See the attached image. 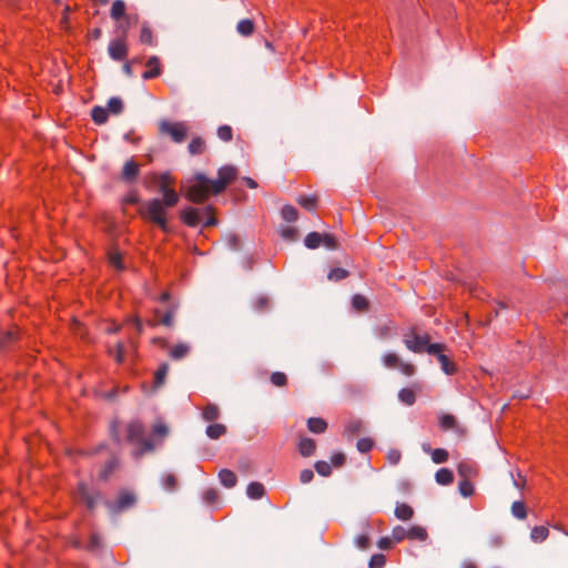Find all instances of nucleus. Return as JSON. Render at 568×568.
<instances>
[{"label":"nucleus","mask_w":568,"mask_h":568,"mask_svg":"<svg viewBox=\"0 0 568 568\" xmlns=\"http://www.w3.org/2000/svg\"><path fill=\"white\" fill-rule=\"evenodd\" d=\"M322 237L323 234L318 232L308 233L304 240L305 246L311 250L317 248L322 244Z\"/></svg>","instance_id":"obj_40"},{"label":"nucleus","mask_w":568,"mask_h":568,"mask_svg":"<svg viewBox=\"0 0 568 568\" xmlns=\"http://www.w3.org/2000/svg\"><path fill=\"white\" fill-rule=\"evenodd\" d=\"M438 422H439V427L443 430L456 429V432L460 436H464L466 434V430L464 428L457 426L456 418L452 414H442L438 418Z\"/></svg>","instance_id":"obj_15"},{"label":"nucleus","mask_w":568,"mask_h":568,"mask_svg":"<svg viewBox=\"0 0 568 568\" xmlns=\"http://www.w3.org/2000/svg\"><path fill=\"white\" fill-rule=\"evenodd\" d=\"M382 362L386 368H398L405 376H413L416 372L412 363L402 362L399 356L395 353H386L382 357Z\"/></svg>","instance_id":"obj_7"},{"label":"nucleus","mask_w":568,"mask_h":568,"mask_svg":"<svg viewBox=\"0 0 568 568\" xmlns=\"http://www.w3.org/2000/svg\"><path fill=\"white\" fill-rule=\"evenodd\" d=\"M140 173V166L134 160H128L124 163L121 178L125 182H132L135 181L138 175Z\"/></svg>","instance_id":"obj_14"},{"label":"nucleus","mask_w":568,"mask_h":568,"mask_svg":"<svg viewBox=\"0 0 568 568\" xmlns=\"http://www.w3.org/2000/svg\"><path fill=\"white\" fill-rule=\"evenodd\" d=\"M152 433L156 437L164 438L168 435V427L162 423L155 424L152 427Z\"/></svg>","instance_id":"obj_64"},{"label":"nucleus","mask_w":568,"mask_h":568,"mask_svg":"<svg viewBox=\"0 0 568 568\" xmlns=\"http://www.w3.org/2000/svg\"><path fill=\"white\" fill-rule=\"evenodd\" d=\"M316 471L324 477H327L332 474L331 465L325 460H318L314 465Z\"/></svg>","instance_id":"obj_52"},{"label":"nucleus","mask_w":568,"mask_h":568,"mask_svg":"<svg viewBox=\"0 0 568 568\" xmlns=\"http://www.w3.org/2000/svg\"><path fill=\"white\" fill-rule=\"evenodd\" d=\"M437 359L446 374L452 375L456 372V365L445 354H439Z\"/></svg>","instance_id":"obj_46"},{"label":"nucleus","mask_w":568,"mask_h":568,"mask_svg":"<svg viewBox=\"0 0 568 568\" xmlns=\"http://www.w3.org/2000/svg\"><path fill=\"white\" fill-rule=\"evenodd\" d=\"M271 301L267 296L261 295L252 302V307L258 313H263L270 308Z\"/></svg>","instance_id":"obj_41"},{"label":"nucleus","mask_w":568,"mask_h":568,"mask_svg":"<svg viewBox=\"0 0 568 568\" xmlns=\"http://www.w3.org/2000/svg\"><path fill=\"white\" fill-rule=\"evenodd\" d=\"M511 514L517 519H526L527 518V508L524 501L517 500L511 505Z\"/></svg>","instance_id":"obj_43"},{"label":"nucleus","mask_w":568,"mask_h":568,"mask_svg":"<svg viewBox=\"0 0 568 568\" xmlns=\"http://www.w3.org/2000/svg\"><path fill=\"white\" fill-rule=\"evenodd\" d=\"M110 436L115 444H121V436L119 433V422L114 420L110 425Z\"/></svg>","instance_id":"obj_61"},{"label":"nucleus","mask_w":568,"mask_h":568,"mask_svg":"<svg viewBox=\"0 0 568 568\" xmlns=\"http://www.w3.org/2000/svg\"><path fill=\"white\" fill-rule=\"evenodd\" d=\"M219 494L214 488H209L203 493V501L207 505L216 504Z\"/></svg>","instance_id":"obj_56"},{"label":"nucleus","mask_w":568,"mask_h":568,"mask_svg":"<svg viewBox=\"0 0 568 568\" xmlns=\"http://www.w3.org/2000/svg\"><path fill=\"white\" fill-rule=\"evenodd\" d=\"M128 16L129 14L126 13L125 2L123 0H114L110 9V17L112 18V20L116 22L124 19Z\"/></svg>","instance_id":"obj_17"},{"label":"nucleus","mask_w":568,"mask_h":568,"mask_svg":"<svg viewBox=\"0 0 568 568\" xmlns=\"http://www.w3.org/2000/svg\"><path fill=\"white\" fill-rule=\"evenodd\" d=\"M282 217L287 222H294L298 217V212L293 205H284L281 211Z\"/></svg>","instance_id":"obj_48"},{"label":"nucleus","mask_w":568,"mask_h":568,"mask_svg":"<svg viewBox=\"0 0 568 568\" xmlns=\"http://www.w3.org/2000/svg\"><path fill=\"white\" fill-rule=\"evenodd\" d=\"M180 219L185 225L190 227H195L201 222L200 211L197 209L189 206L181 212Z\"/></svg>","instance_id":"obj_13"},{"label":"nucleus","mask_w":568,"mask_h":568,"mask_svg":"<svg viewBox=\"0 0 568 568\" xmlns=\"http://www.w3.org/2000/svg\"><path fill=\"white\" fill-rule=\"evenodd\" d=\"M126 442L133 446L132 455L135 459L154 450V443L146 436L145 427L140 420H131L125 426Z\"/></svg>","instance_id":"obj_3"},{"label":"nucleus","mask_w":568,"mask_h":568,"mask_svg":"<svg viewBox=\"0 0 568 568\" xmlns=\"http://www.w3.org/2000/svg\"><path fill=\"white\" fill-rule=\"evenodd\" d=\"M219 478L222 485H224L226 488H232L236 485L237 481L236 475L226 468L220 470Z\"/></svg>","instance_id":"obj_28"},{"label":"nucleus","mask_w":568,"mask_h":568,"mask_svg":"<svg viewBox=\"0 0 568 568\" xmlns=\"http://www.w3.org/2000/svg\"><path fill=\"white\" fill-rule=\"evenodd\" d=\"M174 308L169 310L160 317V320L149 321L148 325H150L151 327H155L156 325L162 324L166 327H172L174 324Z\"/></svg>","instance_id":"obj_24"},{"label":"nucleus","mask_w":568,"mask_h":568,"mask_svg":"<svg viewBox=\"0 0 568 568\" xmlns=\"http://www.w3.org/2000/svg\"><path fill=\"white\" fill-rule=\"evenodd\" d=\"M139 23V14L138 13H131L130 16L125 17L124 19L115 22V32L118 33V37H122V30L128 27V31L135 27Z\"/></svg>","instance_id":"obj_18"},{"label":"nucleus","mask_w":568,"mask_h":568,"mask_svg":"<svg viewBox=\"0 0 568 568\" xmlns=\"http://www.w3.org/2000/svg\"><path fill=\"white\" fill-rule=\"evenodd\" d=\"M158 130L161 135L170 136L175 143L184 142L189 132V128L184 122H173L169 120L160 121Z\"/></svg>","instance_id":"obj_4"},{"label":"nucleus","mask_w":568,"mask_h":568,"mask_svg":"<svg viewBox=\"0 0 568 568\" xmlns=\"http://www.w3.org/2000/svg\"><path fill=\"white\" fill-rule=\"evenodd\" d=\"M356 446L361 453H368L372 450V448L374 446V442L372 438L365 437V438L358 439Z\"/></svg>","instance_id":"obj_55"},{"label":"nucleus","mask_w":568,"mask_h":568,"mask_svg":"<svg viewBox=\"0 0 568 568\" xmlns=\"http://www.w3.org/2000/svg\"><path fill=\"white\" fill-rule=\"evenodd\" d=\"M246 494L251 499H261L265 495V488L261 483L252 481L247 485Z\"/></svg>","instance_id":"obj_26"},{"label":"nucleus","mask_w":568,"mask_h":568,"mask_svg":"<svg viewBox=\"0 0 568 568\" xmlns=\"http://www.w3.org/2000/svg\"><path fill=\"white\" fill-rule=\"evenodd\" d=\"M548 536L549 529L547 526L540 525L531 528L530 539L536 544L545 541L548 538Z\"/></svg>","instance_id":"obj_25"},{"label":"nucleus","mask_w":568,"mask_h":568,"mask_svg":"<svg viewBox=\"0 0 568 568\" xmlns=\"http://www.w3.org/2000/svg\"><path fill=\"white\" fill-rule=\"evenodd\" d=\"M355 545L358 549L365 550L371 546V538L368 535H359L355 538Z\"/></svg>","instance_id":"obj_60"},{"label":"nucleus","mask_w":568,"mask_h":568,"mask_svg":"<svg viewBox=\"0 0 568 568\" xmlns=\"http://www.w3.org/2000/svg\"><path fill=\"white\" fill-rule=\"evenodd\" d=\"M205 433L211 439H219L226 434V427L225 425L219 423L211 424L206 427Z\"/></svg>","instance_id":"obj_35"},{"label":"nucleus","mask_w":568,"mask_h":568,"mask_svg":"<svg viewBox=\"0 0 568 568\" xmlns=\"http://www.w3.org/2000/svg\"><path fill=\"white\" fill-rule=\"evenodd\" d=\"M457 473L460 479H474L478 476V468L475 463L464 460L458 464Z\"/></svg>","instance_id":"obj_12"},{"label":"nucleus","mask_w":568,"mask_h":568,"mask_svg":"<svg viewBox=\"0 0 568 568\" xmlns=\"http://www.w3.org/2000/svg\"><path fill=\"white\" fill-rule=\"evenodd\" d=\"M428 342H430L429 334H418L416 328H410L404 337L405 346L414 353H423Z\"/></svg>","instance_id":"obj_6"},{"label":"nucleus","mask_w":568,"mask_h":568,"mask_svg":"<svg viewBox=\"0 0 568 568\" xmlns=\"http://www.w3.org/2000/svg\"><path fill=\"white\" fill-rule=\"evenodd\" d=\"M108 53L114 61H125L129 54L128 27L122 30V37H116L109 42Z\"/></svg>","instance_id":"obj_5"},{"label":"nucleus","mask_w":568,"mask_h":568,"mask_svg":"<svg viewBox=\"0 0 568 568\" xmlns=\"http://www.w3.org/2000/svg\"><path fill=\"white\" fill-rule=\"evenodd\" d=\"M190 352L189 345L179 343L170 348L169 355L172 359H182Z\"/></svg>","instance_id":"obj_34"},{"label":"nucleus","mask_w":568,"mask_h":568,"mask_svg":"<svg viewBox=\"0 0 568 568\" xmlns=\"http://www.w3.org/2000/svg\"><path fill=\"white\" fill-rule=\"evenodd\" d=\"M471 480L473 479H460L458 484L459 493L464 497H470L475 494V486Z\"/></svg>","instance_id":"obj_44"},{"label":"nucleus","mask_w":568,"mask_h":568,"mask_svg":"<svg viewBox=\"0 0 568 568\" xmlns=\"http://www.w3.org/2000/svg\"><path fill=\"white\" fill-rule=\"evenodd\" d=\"M75 498L84 503L89 510H93L98 499L100 498V493L90 490L88 485L81 481L77 485Z\"/></svg>","instance_id":"obj_9"},{"label":"nucleus","mask_w":568,"mask_h":568,"mask_svg":"<svg viewBox=\"0 0 568 568\" xmlns=\"http://www.w3.org/2000/svg\"><path fill=\"white\" fill-rule=\"evenodd\" d=\"M91 118L95 124L101 125L108 121L109 112L105 108L95 105L91 111Z\"/></svg>","instance_id":"obj_27"},{"label":"nucleus","mask_w":568,"mask_h":568,"mask_svg":"<svg viewBox=\"0 0 568 568\" xmlns=\"http://www.w3.org/2000/svg\"><path fill=\"white\" fill-rule=\"evenodd\" d=\"M398 398L399 400L407 405V406H412L415 404L416 402V394H415V390L413 387H405V388H402L399 392H398Z\"/></svg>","instance_id":"obj_32"},{"label":"nucleus","mask_w":568,"mask_h":568,"mask_svg":"<svg viewBox=\"0 0 568 568\" xmlns=\"http://www.w3.org/2000/svg\"><path fill=\"white\" fill-rule=\"evenodd\" d=\"M187 150L192 155H200L205 151V141L201 136H196L191 140Z\"/></svg>","instance_id":"obj_36"},{"label":"nucleus","mask_w":568,"mask_h":568,"mask_svg":"<svg viewBox=\"0 0 568 568\" xmlns=\"http://www.w3.org/2000/svg\"><path fill=\"white\" fill-rule=\"evenodd\" d=\"M352 306L357 312H362L363 313V312H367L368 311L369 302H368V300L364 295L355 294L352 297Z\"/></svg>","instance_id":"obj_37"},{"label":"nucleus","mask_w":568,"mask_h":568,"mask_svg":"<svg viewBox=\"0 0 568 568\" xmlns=\"http://www.w3.org/2000/svg\"><path fill=\"white\" fill-rule=\"evenodd\" d=\"M140 195L138 193V191L135 190H131L129 191L123 200H122V203L125 205V204H130V205H134V204H140Z\"/></svg>","instance_id":"obj_57"},{"label":"nucleus","mask_w":568,"mask_h":568,"mask_svg":"<svg viewBox=\"0 0 568 568\" xmlns=\"http://www.w3.org/2000/svg\"><path fill=\"white\" fill-rule=\"evenodd\" d=\"M109 262L118 271L124 270L122 254L118 250L110 251L108 253Z\"/></svg>","instance_id":"obj_42"},{"label":"nucleus","mask_w":568,"mask_h":568,"mask_svg":"<svg viewBox=\"0 0 568 568\" xmlns=\"http://www.w3.org/2000/svg\"><path fill=\"white\" fill-rule=\"evenodd\" d=\"M119 467V460L116 457L110 458L102 469L100 470L99 478L103 481L109 480V478L114 474L116 468Z\"/></svg>","instance_id":"obj_19"},{"label":"nucleus","mask_w":568,"mask_h":568,"mask_svg":"<svg viewBox=\"0 0 568 568\" xmlns=\"http://www.w3.org/2000/svg\"><path fill=\"white\" fill-rule=\"evenodd\" d=\"M402 458V454L398 449H390L386 455V459L390 465H397Z\"/></svg>","instance_id":"obj_62"},{"label":"nucleus","mask_w":568,"mask_h":568,"mask_svg":"<svg viewBox=\"0 0 568 568\" xmlns=\"http://www.w3.org/2000/svg\"><path fill=\"white\" fill-rule=\"evenodd\" d=\"M139 39L142 44L155 45L153 31L148 23L142 24Z\"/></svg>","instance_id":"obj_30"},{"label":"nucleus","mask_w":568,"mask_h":568,"mask_svg":"<svg viewBox=\"0 0 568 568\" xmlns=\"http://www.w3.org/2000/svg\"><path fill=\"white\" fill-rule=\"evenodd\" d=\"M297 448L303 457H310L315 453L316 443L310 437H301L297 444Z\"/></svg>","instance_id":"obj_16"},{"label":"nucleus","mask_w":568,"mask_h":568,"mask_svg":"<svg viewBox=\"0 0 568 568\" xmlns=\"http://www.w3.org/2000/svg\"><path fill=\"white\" fill-rule=\"evenodd\" d=\"M407 529L402 526H396L392 530V539L394 542H400L407 538Z\"/></svg>","instance_id":"obj_54"},{"label":"nucleus","mask_w":568,"mask_h":568,"mask_svg":"<svg viewBox=\"0 0 568 568\" xmlns=\"http://www.w3.org/2000/svg\"><path fill=\"white\" fill-rule=\"evenodd\" d=\"M154 181L159 182V191L162 199H150L143 202L139 209V216L146 223H152L164 233L171 231L168 219V209L179 203L180 196L173 187L174 180L169 173L152 175Z\"/></svg>","instance_id":"obj_1"},{"label":"nucleus","mask_w":568,"mask_h":568,"mask_svg":"<svg viewBox=\"0 0 568 568\" xmlns=\"http://www.w3.org/2000/svg\"><path fill=\"white\" fill-rule=\"evenodd\" d=\"M444 349H445L444 344L428 342V345L426 346L424 352H427L428 354H432V355H436L438 357L439 354H443Z\"/></svg>","instance_id":"obj_58"},{"label":"nucleus","mask_w":568,"mask_h":568,"mask_svg":"<svg viewBox=\"0 0 568 568\" xmlns=\"http://www.w3.org/2000/svg\"><path fill=\"white\" fill-rule=\"evenodd\" d=\"M424 450L430 452L432 460L435 464H443L448 460V457H449L448 452L444 448L427 449L424 447Z\"/></svg>","instance_id":"obj_38"},{"label":"nucleus","mask_w":568,"mask_h":568,"mask_svg":"<svg viewBox=\"0 0 568 568\" xmlns=\"http://www.w3.org/2000/svg\"><path fill=\"white\" fill-rule=\"evenodd\" d=\"M349 275L348 271L342 268V267H334L328 273V280L331 281H342L346 278Z\"/></svg>","instance_id":"obj_50"},{"label":"nucleus","mask_w":568,"mask_h":568,"mask_svg":"<svg viewBox=\"0 0 568 568\" xmlns=\"http://www.w3.org/2000/svg\"><path fill=\"white\" fill-rule=\"evenodd\" d=\"M322 244L329 250H335L338 246V243L333 234L325 233L322 237Z\"/></svg>","instance_id":"obj_59"},{"label":"nucleus","mask_w":568,"mask_h":568,"mask_svg":"<svg viewBox=\"0 0 568 568\" xmlns=\"http://www.w3.org/2000/svg\"><path fill=\"white\" fill-rule=\"evenodd\" d=\"M394 514L397 519L407 521L413 518L414 509L408 504L399 503L396 505Z\"/></svg>","instance_id":"obj_20"},{"label":"nucleus","mask_w":568,"mask_h":568,"mask_svg":"<svg viewBox=\"0 0 568 568\" xmlns=\"http://www.w3.org/2000/svg\"><path fill=\"white\" fill-rule=\"evenodd\" d=\"M282 237L288 241H294L297 239V230L292 226H287L282 230L281 232Z\"/></svg>","instance_id":"obj_63"},{"label":"nucleus","mask_w":568,"mask_h":568,"mask_svg":"<svg viewBox=\"0 0 568 568\" xmlns=\"http://www.w3.org/2000/svg\"><path fill=\"white\" fill-rule=\"evenodd\" d=\"M163 72L162 63L159 57L152 55L145 62V71L142 73L144 80L159 78Z\"/></svg>","instance_id":"obj_10"},{"label":"nucleus","mask_w":568,"mask_h":568,"mask_svg":"<svg viewBox=\"0 0 568 568\" xmlns=\"http://www.w3.org/2000/svg\"><path fill=\"white\" fill-rule=\"evenodd\" d=\"M169 371V365L166 363H163L159 366V368L154 373V386L160 387L163 385L166 374Z\"/></svg>","instance_id":"obj_45"},{"label":"nucleus","mask_w":568,"mask_h":568,"mask_svg":"<svg viewBox=\"0 0 568 568\" xmlns=\"http://www.w3.org/2000/svg\"><path fill=\"white\" fill-rule=\"evenodd\" d=\"M307 428L314 434H323L327 429V423L321 417H311L307 419Z\"/></svg>","instance_id":"obj_23"},{"label":"nucleus","mask_w":568,"mask_h":568,"mask_svg":"<svg viewBox=\"0 0 568 568\" xmlns=\"http://www.w3.org/2000/svg\"><path fill=\"white\" fill-rule=\"evenodd\" d=\"M386 565V557L383 554H374L368 561L369 568H383Z\"/></svg>","instance_id":"obj_51"},{"label":"nucleus","mask_w":568,"mask_h":568,"mask_svg":"<svg viewBox=\"0 0 568 568\" xmlns=\"http://www.w3.org/2000/svg\"><path fill=\"white\" fill-rule=\"evenodd\" d=\"M105 109L109 113L120 114L123 111V102L120 98L113 97L108 101Z\"/></svg>","instance_id":"obj_47"},{"label":"nucleus","mask_w":568,"mask_h":568,"mask_svg":"<svg viewBox=\"0 0 568 568\" xmlns=\"http://www.w3.org/2000/svg\"><path fill=\"white\" fill-rule=\"evenodd\" d=\"M136 503V497L134 493L128 489H121L118 494V497L114 503L110 504L109 507L114 513H122L131 507H133Z\"/></svg>","instance_id":"obj_8"},{"label":"nucleus","mask_w":568,"mask_h":568,"mask_svg":"<svg viewBox=\"0 0 568 568\" xmlns=\"http://www.w3.org/2000/svg\"><path fill=\"white\" fill-rule=\"evenodd\" d=\"M19 339H20V331L16 326L1 333L0 351H7V349L12 348L19 342Z\"/></svg>","instance_id":"obj_11"},{"label":"nucleus","mask_w":568,"mask_h":568,"mask_svg":"<svg viewBox=\"0 0 568 568\" xmlns=\"http://www.w3.org/2000/svg\"><path fill=\"white\" fill-rule=\"evenodd\" d=\"M296 202L306 211L314 212L317 209L318 196L317 195H300Z\"/></svg>","instance_id":"obj_22"},{"label":"nucleus","mask_w":568,"mask_h":568,"mask_svg":"<svg viewBox=\"0 0 568 568\" xmlns=\"http://www.w3.org/2000/svg\"><path fill=\"white\" fill-rule=\"evenodd\" d=\"M271 383L276 387H284L287 385V377L283 372H274L271 374Z\"/></svg>","instance_id":"obj_49"},{"label":"nucleus","mask_w":568,"mask_h":568,"mask_svg":"<svg viewBox=\"0 0 568 568\" xmlns=\"http://www.w3.org/2000/svg\"><path fill=\"white\" fill-rule=\"evenodd\" d=\"M407 539L425 541L428 537L427 530L422 526H412L407 529Z\"/></svg>","instance_id":"obj_29"},{"label":"nucleus","mask_w":568,"mask_h":568,"mask_svg":"<svg viewBox=\"0 0 568 568\" xmlns=\"http://www.w3.org/2000/svg\"><path fill=\"white\" fill-rule=\"evenodd\" d=\"M202 417L206 422H214L220 417V409L215 404H207L202 409Z\"/></svg>","instance_id":"obj_33"},{"label":"nucleus","mask_w":568,"mask_h":568,"mask_svg":"<svg viewBox=\"0 0 568 568\" xmlns=\"http://www.w3.org/2000/svg\"><path fill=\"white\" fill-rule=\"evenodd\" d=\"M237 171L232 165H224L217 171V179L210 180L203 174H197L187 186L185 196L193 203H203L211 195H217L236 179Z\"/></svg>","instance_id":"obj_2"},{"label":"nucleus","mask_w":568,"mask_h":568,"mask_svg":"<svg viewBox=\"0 0 568 568\" xmlns=\"http://www.w3.org/2000/svg\"><path fill=\"white\" fill-rule=\"evenodd\" d=\"M236 29L240 34H242L244 37H248L251 34H253L255 26H254L253 20L243 19V20L239 21Z\"/></svg>","instance_id":"obj_39"},{"label":"nucleus","mask_w":568,"mask_h":568,"mask_svg":"<svg viewBox=\"0 0 568 568\" xmlns=\"http://www.w3.org/2000/svg\"><path fill=\"white\" fill-rule=\"evenodd\" d=\"M217 136L224 141V142H229L232 140L233 138V130L230 125H221L219 129H217Z\"/></svg>","instance_id":"obj_53"},{"label":"nucleus","mask_w":568,"mask_h":568,"mask_svg":"<svg viewBox=\"0 0 568 568\" xmlns=\"http://www.w3.org/2000/svg\"><path fill=\"white\" fill-rule=\"evenodd\" d=\"M435 479L439 485L447 486L454 481V474L448 468H440L436 471Z\"/></svg>","instance_id":"obj_31"},{"label":"nucleus","mask_w":568,"mask_h":568,"mask_svg":"<svg viewBox=\"0 0 568 568\" xmlns=\"http://www.w3.org/2000/svg\"><path fill=\"white\" fill-rule=\"evenodd\" d=\"M108 355L113 357L118 364L125 361V346L122 342H118L114 346L108 347Z\"/></svg>","instance_id":"obj_21"}]
</instances>
